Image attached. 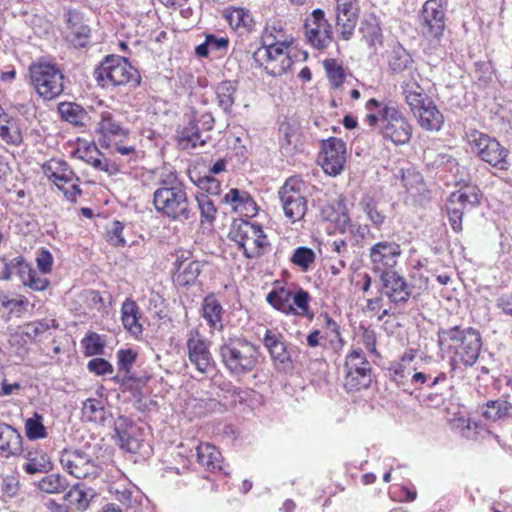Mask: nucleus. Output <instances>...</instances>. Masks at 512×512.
<instances>
[{"label": "nucleus", "mask_w": 512, "mask_h": 512, "mask_svg": "<svg viewBox=\"0 0 512 512\" xmlns=\"http://www.w3.org/2000/svg\"><path fill=\"white\" fill-rule=\"evenodd\" d=\"M437 337L439 348L452 354V366L460 364L471 367L476 363L482 347V338L478 330L455 325L450 328H439Z\"/></svg>", "instance_id": "obj_1"}, {"label": "nucleus", "mask_w": 512, "mask_h": 512, "mask_svg": "<svg viewBox=\"0 0 512 512\" xmlns=\"http://www.w3.org/2000/svg\"><path fill=\"white\" fill-rule=\"evenodd\" d=\"M152 203L156 212L170 221L185 222L195 216L186 186L174 174L160 179Z\"/></svg>", "instance_id": "obj_2"}, {"label": "nucleus", "mask_w": 512, "mask_h": 512, "mask_svg": "<svg viewBox=\"0 0 512 512\" xmlns=\"http://www.w3.org/2000/svg\"><path fill=\"white\" fill-rule=\"evenodd\" d=\"M221 362L230 375L240 378L259 364V347L243 337L229 338L219 348Z\"/></svg>", "instance_id": "obj_3"}, {"label": "nucleus", "mask_w": 512, "mask_h": 512, "mask_svg": "<svg viewBox=\"0 0 512 512\" xmlns=\"http://www.w3.org/2000/svg\"><path fill=\"white\" fill-rule=\"evenodd\" d=\"M97 83L103 88L122 86L131 83L134 87L140 83L139 72L124 57L108 55L94 70Z\"/></svg>", "instance_id": "obj_4"}, {"label": "nucleus", "mask_w": 512, "mask_h": 512, "mask_svg": "<svg viewBox=\"0 0 512 512\" xmlns=\"http://www.w3.org/2000/svg\"><path fill=\"white\" fill-rule=\"evenodd\" d=\"M228 238L243 250L248 259L262 256L269 246L262 227L242 219L233 221Z\"/></svg>", "instance_id": "obj_5"}, {"label": "nucleus", "mask_w": 512, "mask_h": 512, "mask_svg": "<svg viewBox=\"0 0 512 512\" xmlns=\"http://www.w3.org/2000/svg\"><path fill=\"white\" fill-rule=\"evenodd\" d=\"M31 84L37 94L45 100H53L64 90V75L62 71L50 63H33L29 67Z\"/></svg>", "instance_id": "obj_6"}, {"label": "nucleus", "mask_w": 512, "mask_h": 512, "mask_svg": "<svg viewBox=\"0 0 512 512\" xmlns=\"http://www.w3.org/2000/svg\"><path fill=\"white\" fill-rule=\"evenodd\" d=\"M468 139L473 151L482 161L500 171L509 169V152L498 140L477 130H473L468 135Z\"/></svg>", "instance_id": "obj_7"}, {"label": "nucleus", "mask_w": 512, "mask_h": 512, "mask_svg": "<svg viewBox=\"0 0 512 512\" xmlns=\"http://www.w3.org/2000/svg\"><path fill=\"white\" fill-rule=\"evenodd\" d=\"M289 42L278 39V42L271 43L259 48L253 54L256 63L263 66L265 72L273 77L285 74L293 65V60L287 51Z\"/></svg>", "instance_id": "obj_8"}, {"label": "nucleus", "mask_w": 512, "mask_h": 512, "mask_svg": "<svg viewBox=\"0 0 512 512\" xmlns=\"http://www.w3.org/2000/svg\"><path fill=\"white\" fill-rule=\"evenodd\" d=\"M372 383L371 364L362 349L351 351L344 363V388L347 392L367 389Z\"/></svg>", "instance_id": "obj_9"}, {"label": "nucleus", "mask_w": 512, "mask_h": 512, "mask_svg": "<svg viewBox=\"0 0 512 512\" xmlns=\"http://www.w3.org/2000/svg\"><path fill=\"white\" fill-rule=\"evenodd\" d=\"M380 116L379 131L385 140L395 145H405L410 141L412 126L397 107H382Z\"/></svg>", "instance_id": "obj_10"}, {"label": "nucleus", "mask_w": 512, "mask_h": 512, "mask_svg": "<svg viewBox=\"0 0 512 512\" xmlns=\"http://www.w3.org/2000/svg\"><path fill=\"white\" fill-rule=\"evenodd\" d=\"M278 195L285 216L292 222L304 218L307 212V200L305 197V185L297 177L288 178L280 187Z\"/></svg>", "instance_id": "obj_11"}, {"label": "nucleus", "mask_w": 512, "mask_h": 512, "mask_svg": "<svg viewBox=\"0 0 512 512\" xmlns=\"http://www.w3.org/2000/svg\"><path fill=\"white\" fill-rule=\"evenodd\" d=\"M42 170L45 176L64 192L69 201H76L77 196L81 194L80 179L66 161L52 158L42 165Z\"/></svg>", "instance_id": "obj_12"}, {"label": "nucleus", "mask_w": 512, "mask_h": 512, "mask_svg": "<svg viewBox=\"0 0 512 512\" xmlns=\"http://www.w3.org/2000/svg\"><path fill=\"white\" fill-rule=\"evenodd\" d=\"M60 463L64 470L77 479H95L100 474L99 466L92 457L80 449H64Z\"/></svg>", "instance_id": "obj_13"}, {"label": "nucleus", "mask_w": 512, "mask_h": 512, "mask_svg": "<svg viewBox=\"0 0 512 512\" xmlns=\"http://www.w3.org/2000/svg\"><path fill=\"white\" fill-rule=\"evenodd\" d=\"M480 204L479 193L474 188L459 190L450 194L446 210L449 223L454 232L462 231V218L466 211Z\"/></svg>", "instance_id": "obj_14"}, {"label": "nucleus", "mask_w": 512, "mask_h": 512, "mask_svg": "<svg viewBox=\"0 0 512 512\" xmlns=\"http://www.w3.org/2000/svg\"><path fill=\"white\" fill-rule=\"evenodd\" d=\"M305 36L309 44L316 49H324L332 41V28L322 9H315L304 24Z\"/></svg>", "instance_id": "obj_15"}, {"label": "nucleus", "mask_w": 512, "mask_h": 512, "mask_svg": "<svg viewBox=\"0 0 512 512\" xmlns=\"http://www.w3.org/2000/svg\"><path fill=\"white\" fill-rule=\"evenodd\" d=\"M422 32L426 37L439 38L445 28L442 0H427L421 11Z\"/></svg>", "instance_id": "obj_16"}, {"label": "nucleus", "mask_w": 512, "mask_h": 512, "mask_svg": "<svg viewBox=\"0 0 512 512\" xmlns=\"http://www.w3.org/2000/svg\"><path fill=\"white\" fill-rule=\"evenodd\" d=\"M263 344L277 371L286 372L292 368V358L282 334L267 329L263 337Z\"/></svg>", "instance_id": "obj_17"}, {"label": "nucleus", "mask_w": 512, "mask_h": 512, "mask_svg": "<svg viewBox=\"0 0 512 512\" xmlns=\"http://www.w3.org/2000/svg\"><path fill=\"white\" fill-rule=\"evenodd\" d=\"M382 290L389 300L396 304H405L411 296V288L406 279L394 270H383L380 275Z\"/></svg>", "instance_id": "obj_18"}, {"label": "nucleus", "mask_w": 512, "mask_h": 512, "mask_svg": "<svg viewBox=\"0 0 512 512\" xmlns=\"http://www.w3.org/2000/svg\"><path fill=\"white\" fill-rule=\"evenodd\" d=\"M324 158L322 168L330 176L340 174L346 162V144L341 139L332 137L323 142Z\"/></svg>", "instance_id": "obj_19"}, {"label": "nucleus", "mask_w": 512, "mask_h": 512, "mask_svg": "<svg viewBox=\"0 0 512 512\" xmlns=\"http://www.w3.org/2000/svg\"><path fill=\"white\" fill-rule=\"evenodd\" d=\"M400 255V245L394 241H379L369 250V257L375 270H392Z\"/></svg>", "instance_id": "obj_20"}, {"label": "nucleus", "mask_w": 512, "mask_h": 512, "mask_svg": "<svg viewBox=\"0 0 512 512\" xmlns=\"http://www.w3.org/2000/svg\"><path fill=\"white\" fill-rule=\"evenodd\" d=\"M187 349L189 360L200 373L208 374L215 369V361L203 339L191 336L187 341Z\"/></svg>", "instance_id": "obj_21"}, {"label": "nucleus", "mask_w": 512, "mask_h": 512, "mask_svg": "<svg viewBox=\"0 0 512 512\" xmlns=\"http://www.w3.org/2000/svg\"><path fill=\"white\" fill-rule=\"evenodd\" d=\"M67 25L69 32L68 41L75 48H86L90 43V27L84 22L83 15L74 10L67 13Z\"/></svg>", "instance_id": "obj_22"}, {"label": "nucleus", "mask_w": 512, "mask_h": 512, "mask_svg": "<svg viewBox=\"0 0 512 512\" xmlns=\"http://www.w3.org/2000/svg\"><path fill=\"white\" fill-rule=\"evenodd\" d=\"M336 27L344 40L351 39L357 24V14L351 0H336Z\"/></svg>", "instance_id": "obj_23"}, {"label": "nucleus", "mask_w": 512, "mask_h": 512, "mask_svg": "<svg viewBox=\"0 0 512 512\" xmlns=\"http://www.w3.org/2000/svg\"><path fill=\"white\" fill-rule=\"evenodd\" d=\"M20 455L27 461L23 465V469L28 474L47 473L52 469V462L49 456L41 449L23 447V451Z\"/></svg>", "instance_id": "obj_24"}, {"label": "nucleus", "mask_w": 512, "mask_h": 512, "mask_svg": "<svg viewBox=\"0 0 512 512\" xmlns=\"http://www.w3.org/2000/svg\"><path fill=\"white\" fill-rule=\"evenodd\" d=\"M401 89L405 102L413 115H416L421 109H424L427 102L432 101L424 94L423 89L414 79L403 80L401 82Z\"/></svg>", "instance_id": "obj_25"}, {"label": "nucleus", "mask_w": 512, "mask_h": 512, "mask_svg": "<svg viewBox=\"0 0 512 512\" xmlns=\"http://www.w3.org/2000/svg\"><path fill=\"white\" fill-rule=\"evenodd\" d=\"M410 53L400 44L393 46L388 55L389 69L394 74L408 73L410 79H414L416 69L413 66Z\"/></svg>", "instance_id": "obj_26"}, {"label": "nucleus", "mask_w": 512, "mask_h": 512, "mask_svg": "<svg viewBox=\"0 0 512 512\" xmlns=\"http://www.w3.org/2000/svg\"><path fill=\"white\" fill-rule=\"evenodd\" d=\"M98 130L101 134V137L99 138V144L101 147L105 148L110 146L112 138H121L126 134L119 121L109 111H104L101 113Z\"/></svg>", "instance_id": "obj_27"}, {"label": "nucleus", "mask_w": 512, "mask_h": 512, "mask_svg": "<svg viewBox=\"0 0 512 512\" xmlns=\"http://www.w3.org/2000/svg\"><path fill=\"white\" fill-rule=\"evenodd\" d=\"M0 451L5 457L17 456L23 451L21 434L6 423H0Z\"/></svg>", "instance_id": "obj_28"}, {"label": "nucleus", "mask_w": 512, "mask_h": 512, "mask_svg": "<svg viewBox=\"0 0 512 512\" xmlns=\"http://www.w3.org/2000/svg\"><path fill=\"white\" fill-rule=\"evenodd\" d=\"M414 117L419 126L426 131L437 132L444 124V117L433 101L427 102L424 109H421Z\"/></svg>", "instance_id": "obj_29"}, {"label": "nucleus", "mask_w": 512, "mask_h": 512, "mask_svg": "<svg viewBox=\"0 0 512 512\" xmlns=\"http://www.w3.org/2000/svg\"><path fill=\"white\" fill-rule=\"evenodd\" d=\"M140 311L136 302L127 298L121 306V320L124 328L133 336L142 334L143 328L139 322Z\"/></svg>", "instance_id": "obj_30"}, {"label": "nucleus", "mask_w": 512, "mask_h": 512, "mask_svg": "<svg viewBox=\"0 0 512 512\" xmlns=\"http://www.w3.org/2000/svg\"><path fill=\"white\" fill-rule=\"evenodd\" d=\"M222 313L223 308L213 294L204 298L202 304V316L211 328L218 330L222 329Z\"/></svg>", "instance_id": "obj_31"}, {"label": "nucleus", "mask_w": 512, "mask_h": 512, "mask_svg": "<svg viewBox=\"0 0 512 512\" xmlns=\"http://www.w3.org/2000/svg\"><path fill=\"white\" fill-rule=\"evenodd\" d=\"M238 84L236 81L225 80L220 82L215 89L218 106L226 113L230 114L235 103V95Z\"/></svg>", "instance_id": "obj_32"}, {"label": "nucleus", "mask_w": 512, "mask_h": 512, "mask_svg": "<svg viewBox=\"0 0 512 512\" xmlns=\"http://www.w3.org/2000/svg\"><path fill=\"white\" fill-rule=\"evenodd\" d=\"M293 292L286 288L274 289L268 293L266 300L275 309L287 314H295L296 309L292 304Z\"/></svg>", "instance_id": "obj_33"}, {"label": "nucleus", "mask_w": 512, "mask_h": 512, "mask_svg": "<svg viewBox=\"0 0 512 512\" xmlns=\"http://www.w3.org/2000/svg\"><path fill=\"white\" fill-rule=\"evenodd\" d=\"M201 129L195 120H191L187 127L183 128L179 136V145L183 149L204 146L206 139L202 137Z\"/></svg>", "instance_id": "obj_34"}, {"label": "nucleus", "mask_w": 512, "mask_h": 512, "mask_svg": "<svg viewBox=\"0 0 512 512\" xmlns=\"http://www.w3.org/2000/svg\"><path fill=\"white\" fill-rule=\"evenodd\" d=\"M223 14L233 29L246 28L249 30L253 26V18L250 12L245 8H226Z\"/></svg>", "instance_id": "obj_35"}, {"label": "nucleus", "mask_w": 512, "mask_h": 512, "mask_svg": "<svg viewBox=\"0 0 512 512\" xmlns=\"http://www.w3.org/2000/svg\"><path fill=\"white\" fill-rule=\"evenodd\" d=\"M58 113L61 118L73 125H84L87 112L79 104L73 102H61L58 105Z\"/></svg>", "instance_id": "obj_36"}, {"label": "nucleus", "mask_w": 512, "mask_h": 512, "mask_svg": "<svg viewBox=\"0 0 512 512\" xmlns=\"http://www.w3.org/2000/svg\"><path fill=\"white\" fill-rule=\"evenodd\" d=\"M220 458V452L211 444L205 443L197 447L198 463L209 470L221 469Z\"/></svg>", "instance_id": "obj_37"}, {"label": "nucleus", "mask_w": 512, "mask_h": 512, "mask_svg": "<svg viewBox=\"0 0 512 512\" xmlns=\"http://www.w3.org/2000/svg\"><path fill=\"white\" fill-rule=\"evenodd\" d=\"M229 46L227 37H217L214 34H207L204 43L195 48L198 57H207L210 52H226Z\"/></svg>", "instance_id": "obj_38"}, {"label": "nucleus", "mask_w": 512, "mask_h": 512, "mask_svg": "<svg viewBox=\"0 0 512 512\" xmlns=\"http://www.w3.org/2000/svg\"><path fill=\"white\" fill-rule=\"evenodd\" d=\"M179 272L177 280L179 284L187 286L193 284L201 273L203 264L199 261H190L184 265L178 259L175 263Z\"/></svg>", "instance_id": "obj_39"}, {"label": "nucleus", "mask_w": 512, "mask_h": 512, "mask_svg": "<svg viewBox=\"0 0 512 512\" xmlns=\"http://www.w3.org/2000/svg\"><path fill=\"white\" fill-rule=\"evenodd\" d=\"M512 409V404L507 400H490L486 403L483 416L490 421H497L507 417Z\"/></svg>", "instance_id": "obj_40"}, {"label": "nucleus", "mask_w": 512, "mask_h": 512, "mask_svg": "<svg viewBox=\"0 0 512 512\" xmlns=\"http://www.w3.org/2000/svg\"><path fill=\"white\" fill-rule=\"evenodd\" d=\"M92 497L93 495H89L82 484L77 483L65 494L64 499L77 510L85 511L89 507Z\"/></svg>", "instance_id": "obj_41"}, {"label": "nucleus", "mask_w": 512, "mask_h": 512, "mask_svg": "<svg viewBox=\"0 0 512 512\" xmlns=\"http://www.w3.org/2000/svg\"><path fill=\"white\" fill-rule=\"evenodd\" d=\"M361 210L366 214L372 225L380 228L385 221V215L378 210L375 199L369 195H365L359 202Z\"/></svg>", "instance_id": "obj_42"}, {"label": "nucleus", "mask_w": 512, "mask_h": 512, "mask_svg": "<svg viewBox=\"0 0 512 512\" xmlns=\"http://www.w3.org/2000/svg\"><path fill=\"white\" fill-rule=\"evenodd\" d=\"M413 358V355H404L399 362H395L391 365L389 371L394 381L398 382L399 384H405L409 381L414 369L410 367V363L412 362Z\"/></svg>", "instance_id": "obj_43"}, {"label": "nucleus", "mask_w": 512, "mask_h": 512, "mask_svg": "<svg viewBox=\"0 0 512 512\" xmlns=\"http://www.w3.org/2000/svg\"><path fill=\"white\" fill-rule=\"evenodd\" d=\"M68 486L67 479L60 474H49L38 482V488L49 494L62 493Z\"/></svg>", "instance_id": "obj_44"}, {"label": "nucleus", "mask_w": 512, "mask_h": 512, "mask_svg": "<svg viewBox=\"0 0 512 512\" xmlns=\"http://www.w3.org/2000/svg\"><path fill=\"white\" fill-rule=\"evenodd\" d=\"M21 272V282L30 287L33 290L43 291L49 284V281L46 277L40 275L37 271L31 268V266H22Z\"/></svg>", "instance_id": "obj_45"}, {"label": "nucleus", "mask_w": 512, "mask_h": 512, "mask_svg": "<svg viewBox=\"0 0 512 512\" xmlns=\"http://www.w3.org/2000/svg\"><path fill=\"white\" fill-rule=\"evenodd\" d=\"M25 434L26 437L32 441L47 437L43 417L37 412H35L32 417L25 420Z\"/></svg>", "instance_id": "obj_46"}, {"label": "nucleus", "mask_w": 512, "mask_h": 512, "mask_svg": "<svg viewBox=\"0 0 512 512\" xmlns=\"http://www.w3.org/2000/svg\"><path fill=\"white\" fill-rule=\"evenodd\" d=\"M50 327H57V325L55 324V320H51L50 322L46 320L32 321L24 324L21 327L22 335L25 336L30 341H35L46 331H48Z\"/></svg>", "instance_id": "obj_47"}, {"label": "nucleus", "mask_w": 512, "mask_h": 512, "mask_svg": "<svg viewBox=\"0 0 512 512\" xmlns=\"http://www.w3.org/2000/svg\"><path fill=\"white\" fill-rule=\"evenodd\" d=\"M310 295L307 291L302 288H298L292 296V304L296 309L294 315H299L303 317H307L309 319L313 318V313L310 311Z\"/></svg>", "instance_id": "obj_48"}, {"label": "nucleus", "mask_w": 512, "mask_h": 512, "mask_svg": "<svg viewBox=\"0 0 512 512\" xmlns=\"http://www.w3.org/2000/svg\"><path fill=\"white\" fill-rule=\"evenodd\" d=\"M0 137L9 145L19 146L23 141L19 121L10 122L7 126L0 125Z\"/></svg>", "instance_id": "obj_49"}, {"label": "nucleus", "mask_w": 512, "mask_h": 512, "mask_svg": "<svg viewBox=\"0 0 512 512\" xmlns=\"http://www.w3.org/2000/svg\"><path fill=\"white\" fill-rule=\"evenodd\" d=\"M445 379L446 375L444 373H440L439 375L432 377L430 374H426L421 371H416V369L414 368L409 381L416 388H421L424 385H427L429 388H433L440 381H443Z\"/></svg>", "instance_id": "obj_50"}, {"label": "nucleus", "mask_w": 512, "mask_h": 512, "mask_svg": "<svg viewBox=\"0 0 512 512\" xmlns=\"http://www.w3.org/2000/svg\"><path fill=\"white\" fill-rule=\"evenodd\" d=\"M290 260L303 271H307L315 260V252L308 247H298L294 250Z\"/></svg>", "instance_id": "obj_51"}, {"label": "nucleus", "mask_w": 512, "mask_h": 512, "mask_svg": "<svg viewBox=\"0 0 512 512\" xmlns=\"http://www.w3.org/2000/svg\"><path fill=\"white\" fill-rule=\"evenodd\" d=\"M197 206L200 210L201 221L212 223L216 217V207L212 200L205 194L196 197Z\"/></svg>", "instance_id": "obj_52"}, {"label": "nucleus", "mask_w": 512, "mask_h": 512, "mask_svg": "<svg viewBox=\"0 0 512 512\" xmlns=\"http://www.w3.org/2000/svg\"><path fill=\"white\" fill-rule=\"evenodd\" d=\"M82 412L91 422H98L104 419V407L97 399H87L83 404Z\"/></svg>", "instance_id": "obj_53"}, {"label": "nucleus", "mask_w": 512, "mask_h": 512, "mask_svg": "<svg viewBox=\"0 0 512 512\" xmlns=\"http://www.w3.org/2000/svg\"><path fill=\"white\" fill-rule=\"evenodd\" d=\"M324 67L332 86L337 88L342 85L345 79V72L343 67L339 65L334 59L325 60Z\"/></svg>", "instance_id": "obj_54"}, {"label": "nucleus", "mask_w": 512, "mask_h": 512, "mask_svg": "<svg viewBox=\"0 0 512 512\" xmlns=\"http://www.w3.org/2000/svg\"><path fill=\"white\" fill-rule=\"evenodd\" d=\"M85 355H101L104 351V342L97 333H90L82 340Z\"/></svg>", "instance_id": "obj_55"}, {"label": "nucleus", "mask_w": 512, "mask_h": 512, "mask_svg": "<svg viewBox=\"0 0 512 512\" xmlns=\"http://www.w3.org/2000/svg\"><path fill=\"white\" fill-rule=\"evenodd\" d=\"M123 230L124 226L120 221H113L106 233L107 241L115 247L124 246L126 240L123 236Z\"/></svg>", "instance_id": "obj_56"}, {"label": "nucleus", "mask_w": 512, "mask_h": 512, "mask_svg": "<svg viewBox=\"0 0 512 512\" xmlns=\"http://www.w3.org/2000/svg\"><path fill=\"white\" fill-rule=\"evenodd\" d=\"M196 185L210 195H219L221 191V182L212 175L199 177Z\"/></svg>", "instance_id": "obj_57"}, {"label": "nucleus", "mask_w": 512, "mask_h": 512, "mask_svg": "<svg viewBox=\"0 0 512 512\" xmlns=\"http://www.w3.org/2000/svg\"><path fill=\"white\" fill-rule=\"evenodd\" d=\"M136 352L132 349H121L117 352L118 369L120 372L128 374L132 368V364L136 360Z\"/></svg>", "instance_id": "obj_58"}, {"label": "nucleus", "mask_w": 512, "mask_h": 512, "mask_svg": "<svg viewBox=\"0 0 512 512\" xmlns=\"http://www.w3.org/2000/svg\"><path fill=\"white\" fill-rule=\"evenodd\" d=\"M360 31L362 32L364 39L370 46H372L376 42L380 41L382 34H381V29L378 26V24L365 21L362 24Z\"/></svg>", "instance_id": "obj_59"}, {"label": "nucleus", "mask_w": 512, "mask_h": 512, "mask_svg": "<svg viewBox=\"0 0 512 512\" xmlns=\"http://www.w3.org/2000/svg\"><path fill=\"white\" fill-rule=\"evenodd\" d=\"M116 433L122 449L132 453L137 452L139 442L136 438L132 437L127 431H121L119 428H116Z\"/></svg>", "instance_id": "obj_60"}, {"label": "nucleus", "mask_w": 512, "mask_h": 512, "mask_svg": "<svg viewBox=\"0 0 512 512\" xmlns=\"http://www.w3.org/2000/svg\"><path fill=\"white\" fill-rule=\"evenodd\" d=\"M87 368L96 375L111 374L113 372V366L104 358L91 359L87 364Z\"/></svg>", "instance_id": "obj_61"}, {"label": "nucleus", "mask_w": 512, "mask_h": 512, "mask_svg": "<svg viewBox=\"0 0 512 512\" xmlns=\"http://www.w3.org/2000/svg\"><path fill=\"white\" fill-rule=\"evenodd\" d=\"M248 192L237 188L231 189L224 197L226 203L232 204L235 211H239L240 206L244 203L245 196Z\"/></svg>", "instance_id": "obj_62"}, {"label": "nucleus", "mask_w": 512, "mask_h": 512, "mask_svg": "<svg viewBox=\"0 0 512 512\" xmlns=\"http://www.w3.org/2000/svg\"><path fill=\"white\" fill-rule=\"evenodd\" d=\"M401 181L407 190H411L413 188H417L418 185H421L423 179L419 173L407 170L406 172L402 171Z\"/></svg>", "instance_id": "obj_63"}, {"label": "nucleus", "mask_w": 512, "mask_h": 512, "mask_svg": "<svg viewBox=\"0 0 512 512\" xmlns=\"http://www.w3.org/2000/svg\"><path fill=\"white\" fill-rule=\"evenodd\" d=\"M496 305L505 315L512 316V291L500 295L496 300Z\"/></svg>", "instance_id": "obj_64"}]
</instances>
